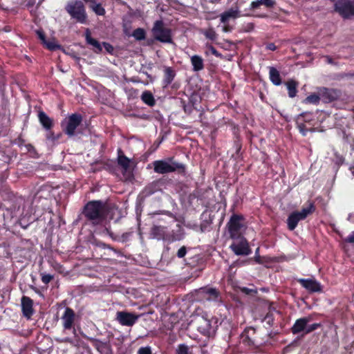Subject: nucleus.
<instances>
[{"mask_svg": "<svg viewBox=\"0 0 354 354\" xmlns=\"http://www.w3.org/2000/svg\"><path fill=\"white\" fill-rule=\"evenodd\" d=\"M106 203L100 200L88 201L83 207L82 215L93 225L103 223L106 217Z\"/></svg>", "mask_w": 354, "mask_h": 354, "instance_id": "1", "label": "nucleus"}, {"mask_svg": "<svg viewBox=\"0 0 354 354\" xmlns=\"http://www.w3.org/2000/svg\"><path fill=\"white\" fill-rule=\"evenodd\" d=\"M153 39L148 40V44H152L154 41L163 44H174L172 32L169 28L166 27L162 19L156 20L151 28Z\"/></svg>", "mask_w": 354, "mask_h": 354, "instance_id": "2", "label": "nucleus"}, {"mask_svg": "<svg viewBox=\"0 0 354 354\" xmlns=\"http://www.w3.org/2000/svg\"><path fill=\"white\" fill-rule=\"evenodd\" d=\"M82 115L79 113H75L62 120L60 126L63 133L71 138L75 136L77 133H80L78 128L82 124Z\"/></svg>", "mask_w": 354, "mask_h": 354, "instance_id": "3", "label": "nucleus"}, {"mask_svg": "<svg viewBox=\"0 0 354 354\" xmlns=\"http://www.w3.org/2000/svg\"><path fill=\"white\" fill-rule=\"evenodd\" d=\"M66 11L77 22L86 24L87 22V13L83 2L80 0L68 1L65 7Z\"/></svg>", "mask_w": 354, "mask_h": 354, "instance_id": "4", "label": "nucleus"}, {"mask_svg": "<svg viewBox=\"0 0 354 354\" xmlns=\"http://www.w3.org/2000/svg\"><path fill=\"white\" fill-rule=\"evenodd\" d=\"M241 342L246 346L252 348H256L262 346L266 340L257 334L255 328L246 327L240 335Z\"/></svg>", "mask_w": 354, "mask_h": 354, "instance_id": "5", "label": "nucleus"}, {"mask_svg": "<svg viewBox=\"0 0 354 354\" xmlns=\"http://www.w3.org/2000/svg\"><path fill=\"white\" fill-rule=\"evenodd\" d=\"M218 319L212 316L210 318L205 314L198 322V330L204 335L209 336L214 333L218 326Z\"/></svg>", "mask_w": 354, "mask_h": 354, "instance_id": "6", "label": "nucleus"}, {"mask_svg": "<svg viewBox=\"0 0 354 354\" xmlns=\"http://www.w3.org/2000/svg\"><path fill=\"white\" fill-rule=\"evenodd\" d=\"M243 220L242 215L233 214L227 223L230 237L233 240H239L242 237L241 230L243 227L241 221Z\"/></svg>", "mask_w": 354, "mask_h": 354, "instance_id": "7", "label": "nucleus"}, {"mask_svg": "<svg viewBox=\"0 0 354 354\" xmlns=\"http://www.w3.org/2000/svg\"><path fill=\"white\" fill-rule=\"evenodd\" d=\"M117 153V163L122 168V174L129 178L133 176L135 162L124 155L121 148L118 149Z\"/></svg>", "mask_w": 354, "mask_h": 354, "instance_id": "8", "label": "nucleus"}, {"mask_svg": "<svg viewBox=\"0 0 354 354\" xmlns=\"http://www.w3.org/2000/svg\"><path fill=\"white\" fill-rule=\"evenodd\" d=\"M334 8L335 10L344 19L354 17V5L352 0H337Z\"/></svg>", "mask_w": 354, "mask_h": 354, "instance_id": "9", "label": "nucleus"}, {"mask_svg": "<svg viewBox=\"0 0 354 354\" xmlns=\"http://www.w3.org/2000/svg\"><path fill=\"white\" fill-rule=\"evenodd\" d=\"M296 280L310 294L321 293L323 292L322 285L315 277L308 279L299 278Z\"/></svg>", "mask_w": 354, "mask_h": 354, "instance_id": "10", "label": "nucleus"}, {"mask_svg": "<svg viewBox=\"0 0 354 354\" xmlns=\"http://www.w3.org/2000/svg\"><path fill=\"white\" fill-rule=\"evenodd\" d=\"M140 315L127 311H118L115 320L122 326H133L138 320Z\"/></svg>", "mask_w": 354, "mask_h": 354, "instance_id": "11", "label": "nucleus"}, {"mask_svg": "<svg viewBox=\"0 0 354 354\" xmlns=\"http://www.w3.org/2000/svg\"><path fill=\"white\" fill-rule=\"evenodd\" d=\"M313 114L311 112H303L297 115L296 118V125L302 136H306L309 131L306 126V123H310L313 120Z\"/></svg>", "mask_w": 354, "mask_h": 354, "instance_id": "12", "label": "nucleus"}, {"mask_svg": "<svg viewBox=\"0 0 354 354\" xmlns=\"http://www.w3.org/2000/svg\"><path fill=\"white\" fill-rule=\"evenodd\" d=\"M76 318L77 315L73 309L70 307H66L61 317L64 329L66 330L73 329L74 332H75L74 325Z\"/></svg>", "mask_w": 354, "mask_h": 354, "instance_id": "13", "label": "nucleus"}, {"mask_svg": "<svg viewBox=\"0 0 354 354\" xmlns=\"http://www.w3.org/2000/svg\"><path fill=\"white\" fill-rule=\"evenodd\" d=\"M321 100L324 103H330L339 99L341 92L338 89L322 88L319 90Z\"/></svg>", "mask_w": 354, "mask_h": 354, "instance_id": "14", "label": "nucleus"}, {"mask_svg": "<svg viewBox=\"0 0 354 354\" xmlns=\"http://www.w3.org/2000/svg\"><path fill=\"white\" fill-rule=\"evenodd\" d=\"M240 242L238 243H232L230 248L236 255H248L251 252L247 240L242 236L239 239Z\"/></svg>", "mask_w": 354, "mask_h": 354, "instance_id": "15", "label": "nucleus"}, {"mask_svg": "<svg viewBox=\"0 0 354 354\" xmlns=\"http://www.w3.org/2000/svg\"><path fill=\"white\" fill-rule=\"evenodd\" d=\"M313 319V318L312 315L297 319L290 328L291 332L294 335L299 334L301 332L305 333L307 324Z\"/></svg>", "mask_w": 354, "mask_h": 354, "instance_id": "16", "label": "nucleus"}, {"mask_svg": "<svg viewBox=\"0 0 354 354\" xmlns=\"http://www.w3.org/2000/svg\"><path fill=\"white\" fill-rule=\"evenodd\" d=\"M198 294L208 301H218L220 300V292L214 288L203 287L198 290Z\"/></svg>", "mask_w": 354, "mask_h": 354, "instance_id": "17", "label": "nucleus"}, {"mask_svg": "<svg viewBox=\"0 0 354 354\" xmlns=\"http://www.w3.org/2000/svg\"><path fill=\"white\" fill-rule=\"evenodd\" d=\"M150 237L158 241L163 240L167 241V227L161 225H153L150 230Z\"/></svg>", "mask_w": 354, "mask_h": 354, "instance_id": "18", "label": "nucleus"}, {"mask_svg": "<svg viewBox=\"0 0 354 354\" xmlns=\"http://www.w3.org/2000/svg\"><path fill=\"white\" fill-rule=\"evenodd\" d=\"M21 304L23 315L27 319H30L34 314L33 300L27 296H23Z\"/></svg>", "mask_w": 354, "mask_h": 354, "instance_id": "19", "label": "nucleus"}, {"mask_svg": "<svg viewBox=\"0 0 354 354\" xmlns=\"http://www.w3.org/2000/svg\"><path fill=\"white\" fill-rule=\"evenodd\" d=\"M152 165L154 171L157 174H165L170 173V170H171L169 162L164 160H155Z\"/></svg>", "mask_w": 354, "mask_h": 354, "instance_id": "20", "label": "nucleus"}, {"mask_svg": "<svg viewBox=\"0 0 354 354\" xmlns=\"http://www.w3.org/2000/svg\"><path fill=\"white\" fill-rule=\"evenodd\" d=\"M163 71L164 76L162 84L163 88H166L171 84L176 75V73L175 70L171 66H165Z\"/></svg>", "mask_w": 354, "mask_h": 354, "instance_id": "21", "label": "nucleus"}, {"mask_svg": "<svg viewBox=\"0 0 354 354\" xmlns=\"http://www.w3.org/2000/svg\"><path fill=\"white\" fill-rule=\"evenodd\" d=\"M38 119L41 126L46 131L52 129L54 126V122L44 111H39L38 113Z\"/></svg>", "mask_w": 354, "mask_h": 354, "instance_id": "22", "label": "nucleus"}, {"mask_svg": "<svg viewBox=\"0 0 354 354\" xmlns=\"http://www.w3.org/2000/svg\"><path fill=\"white\" fill-rule=\"evenodd\" d=\"M301 220L303 219L300 218L299 211L292 212L287 218L288 229L290 231L294 230L297 227L298 223Z\"/></svg>", "mask_w": 354, "mask_h": 354, "instance_id": "23", "label": "nucleus"}, {"mask_svg": "<svg viewBox=\"0 0 354 354\" xmlns=\"http://www.w3.org/2000/svg\"><path fill=\"white\" fill-rule=\"evenodd\" d=\"M168 161L171 167L170 173L176 171L178 174L182 176L186 175V165L185 164L174 161V158H168Z\"/></svg>", "mask_w": 354, "mask_h": 354, "instance_id": "24", "label": "nucleus"}, {"mask_svg": "<svg viewBox=\"0 0 354 354\" xmlns=\"http://www.w3.org/2000/svg\"><path fill=\"white\" fill-rule=\"evenodd\" d=\"M177 227L178 230L176 231L172 230L171 232H168L167 242L172 243L183 239L184 230L179 225H177Z\"/></svg>", "mask_w": 354, "mask_h": 354, "instance_id": "25", "label": "nucleus"}, {"mask_svg": "<svg viewBox=\"0 0 354 354\" xmlns=\"http://www.w3.org/2000/svg\"><path fill=\"white\" fill-rule=\"evenodd\" d=\"M191 64L193 67L192 70L194 72L202 71L204 67V60L202 57L198 55H194L190 58Z\"/></svg>", "mask_w": 354, "mask_h": 354, "instance_id": "26", "label": "nucleus"}, {"mask_svg": "<svg viewBox=\"0 0 354 354\" xmlns=\"http://www.w3.org/2000/svg\"><path fill=\"white\" fill-rule=\"evenodd\" d=\"M89 340L98 351H101V349H104L109 351L110 354H112V348L109 342H102L95 338H91Z\"/></svg>", "mask_w": 354, "mask_h": 354, "instance_id": "27", "label": "nucleus"}, {"mask_svg": "<svg viewBox=\"0 0 354 354\" xmlns=\"http://www.w3.org/2000/svg\"><path fill=\"white\" fill-rule=\"evenodd\" d=\"M269 77L271 82L275 86H279L282 82L279 71L273 66L269 67Z\"/></svg>", "mask_w": 354, "mask_h": 354, "instance_id": "28", "label": "nucleus"}, {"mask_svg": "<svg viewBox=\"0 0 354 354\" xmlns=\"http://www.w3.org/2000/svg\"><path fill=\"white\" fill-rule=\"evenodd\" d=\"M275 5V0H257L251 3L250 8L255 10L259 8L260 6H264L267 8H272Z\"/></svg>", "mask_w": 354, "mask_h": 354, "instance_id": "29", "label": "nucleus"}, {"mask_svg": "<svg viewBox=\"0 0 354 354\" xmlns=\"http://www.w3.org/2000/svg\"><path fill=\"white\" fill-rule=\"evenodd\" d=\"M309 204L307 207H303L300 212H299V215L300 218L303 220L306 218L308 216L313 214L316 210V207L315 203L313 201H308Z\"/></svg>", "mask_w": 354, "mask_h": 354, "instance_id": "30", "label": "nucleus"}, {"mask_svg": "<svg viewBox=\"0 0 354 354\" xmlns=\"http://www.w3.org/2000/svg\"><path fill=\"white\" fill-rule=\"evenodd\" d=\"M141 100L147 105L152 107L156 104V100L150 91H145L140 96Z\"/></svg>", "mask_w": 354, "mask_h": 354, "instance_id": "31", "label": "nucleus"}, {"mask_svg": "<svg viewBox=\"0 0 354 354\" xmlns=\"http://www.w3.org/2000/svg\"><path fill=\"white\" fill-rule=\"evenodd\" d=\"M288 89V96L291 98L295 97L297 93V87L299 83L294 80H290L286 82Z\"/></svg>", "mask_w": 354, "mask_h": 354, "instance_id": "32", "label": "nucleus"}, {"mask_svg": "<svg viewBox=\"0 0 354 354\" xmlns=\"http://www.w3.org/2000/svg\"><path fill=\"white\" fill-rule=\"evenodd\" d=\"M194 346H189L186 344H180L178 345L175 354H195L194 352Z\"/></svg>", "mask_w": 354, "mask_h": 354, "instance_id": "33", "label": "nucleus"}, {"mask_svg": "<svg viewBox=\"0 0 354 354\" xmlns=\"http://www.w3.org/2000/svg\"><path fill=\"white\" fill-rule=\"evenodd\" d=\"M238 17V11L232 9L225 11L221 15V21L223 24L227 22L230 18H236Z\"/></svg>", "mask_w": 354, "mask_h": 354, "instance_id": "34", "label": "nucleus"}, {"mask_svg": "<svg viewBox=\"0 0 354 354\" xmlns=\"http://www.w3.org/2000/svg\"><path fill=\"white\" fill-rule=\"evenodd\" d=\"M259 319L261 322H265L269 328H271L274 325V317L271 310H269L265 316L259 318Z\"/></svg>", "mask_w": 354, "mask_h": 354, "instance_id": "35", "label": "nucleus"}, {"mask_svg": "<svg viewBox=\"0 0 354 354\" xmlns=\"http://www.w3.org/2000/svg\"><path fill=\"white\" fill-rule=\"evenodd\" d=\"M321 100V95L316 93H313L309 95L307 97L305 98L304 102L305 104H318L319 101Z\"/></svg>", "mask_w": 354, "mask_h": 354, "instance_id": "36", "label": "nucleus"}, {"mask_svg": "<svg viewBox=\"0 0 354 354\" xmlns=\"http://www.w3.org/2000/svg\"><path fill=\"white\" fill-rule=\"evenodd\" d=\"M133 37L138 41L144 40L146 37V32L143 28H138L133 31Z\"/></svg>", "mask_w": 354, "mask_h": 354, "instance_id": "37", "label": "nucleus"}, {"mask_svg": "<svg viewBox=\"0 0 354 354\" xmlns=\"http://www.w3.org/2000/svg\"><path fill=\"white\" fill-rule=\"evenodd\" d=\"M91 10L98 16H104L106 14V10L101 3H97L95 5L91 6Z\"/></svg>", "mask_w": 354, "mask_h": 354, "instance_id": "38", "label": "nucleus"}, {"mask_svg": "<svg viewBox=\"0 0 354 354\" xmlns=\"http://www.w3.org/2000/svg\"><path fill=\"white\" fill-rule=\"evenodd\" d=\"M86 40L87 44L95 47L97 51H99V52L102 51V46H101L100 42L97 40H96L95 39L91 37V36L90 35L89 33H88L86 35Z\"/></svg>", "mask_w": 354, "mask_h": 354, "instance_id": "39", "label": "nucleus"}, {"mask_svg": "<svg viewBox=\"0 0 354 354\" xmlns=\"http://www.w3.org/2000/svg\"><path fill=\"white\" fill-rule=\"evenodd\" d=\"M203 34L206 38L212 41H214L217 37V34L212 28L205 30Z\"/></svg>", "mask_w": 354, "mask_h": 354, "instance_id": "40", "label": "nucleus"}, {"mask_svg": "<svg viewBox=\"0 0 354 354\" xmlns=\"http://www.w3.org/2000/svg\"><path fill=\"white\" fill-rule=\"evenodd\" d=\"M322 327L321 323H314L313 324L308 325L306 328L305 334H309L315 330Z\"/></svg>", "mask_w": 354, "mask_h": 354, "instance_id": "41", "label": "nucleus"}, {"mask_svg": "<svg viewBox=\"0 0 354 354\" xmlns=\"http://www.w3.org/2000/svg\"><path fill=\"white\" fill-rule=\"evenodd\" d=\"M44 44L46 46L47 49L52 51L55 50L57 49H59L61 47L60 45L57 44L55 41H53L46 40Z\"/></svg>", "mask_w": 354, "mask_h": 354, "instance_id": "42", "label": "nucleus"}, {"mask_svg": "<svg viewBox=\"0 0 354 354\" xmlns=\"http://www.w3.org/2000/svg\"><path fill=\"white\" fill-rule=\"evenodd\" d=\"M46 131L47 133L46 134V138L48 140L55 141L57 140L61 136V133L55 135V133L52 131V129Z\"/></svg>", "mask_w": 354, "mask_h": 354, "instance_id": "43", "label": "nucleus"}, {"mask_svg": "<svg viewBox=\"0 0 354 354\" xmlns=\"http://www.w3.org/2000/svg\"><path fill=\"white\" fill-rule=\"evenodd\" d=\"M53 279V276L50 274L41 273V281L47 285Z\"/></svg>", "mask_w": 354, "mask_h": 354, "instance_id": "44", "label": "nucleus"}, {"mask_svg": "<svg viewBox=\"0 0 354 354\" xmlns=\"http://www.w3.org/2000/svg\"><path fill=\"white\" fill-rule=\"evenodd\" d=\"M138 354H152L151 348L149 346L140 347L137 352Z\"/></svg>", "mask_w": 354, "mask_h": 354, "instance_id": "45", "label": "nucleus"}, {"mask_svg": "<svg viewBox=\"0 0 354 354\" xmlns=\"http://www.w3.org/2000/svg\"><path fill=\"white\" fill-rule=\"evenodd\" d=\"M187 254V248L185 246H182L177 252L176 256L178 258H183Z\"/></svg>", "mask_w": 354, "mask_h": 354, "instance_id": "46", "label": "nucleus"}, {"mask_svg": "<svg viewBox=\"0 0 354 354\" xmlns=\"http://www.w3.org/2000/svg\"><path fill=\"white\" fill-rule=\"evenodd\" d=\"M37 35L39 39L41 41L43 44H44L46 41V37L45 33L42 30L37 31Z\"/></svg>", "mask_w": 354, "mask_h": 354, "instance_id": "47", "label": "nucleus"}, {"mask_svg": "<svg viewBox=\"0 0 354 354\" xmlns=\"http://www.w3.org/2000/svg\"><path fill=\"white\" fill-rule=\"evenodd\" d=\"M345 241L346 243H354V231L352 232L346 239Z\"/></svg>", "mask_w": 354, "mask_h": 354, "instance_id": "48", "label": "nucleus"}, {"mask_svg": "<svg viewBox=\"0 0 354 354\" xmlns=\"http://www.w3.org/2000/svg\"><path fill=\"white\" fill-rule=\"evenodd\" d=\"M266 48L269 50L274 51L277 48L274 43H269L266 45Z\"/></svg>", "mask_w": 354, "mask_h": 354, "instance_id": "49", "label": "nucleus"}, {"mask_svg": "<svg viewBox=\"0 0 354 354\" xmlns=\"http://www.w3.org/2000/svg\"><path fill=\"white\" fill-rule=\"evenodd\" d=\"M85 3L88 4V8L91 9V6L97 4V0H82Z\"/></svg>", "mask_w": 354, "mask_h": 354, "instance_id": "50", "label": "nucleus"}, {"mask_svg": "<svg viewBox=\"0 0 354 354\" xmlns=\"http://www.w3.org/2000/svg\"><path fill=\"white\" fill-rule=\"evenodd\" d=\"M241 291L246 295H250L253 292V290L246 287H243L241 288Z\"/></svg>", "mask_w": 354, "mask_h": 354, "instance_id": "51", "label": "nucleus"}, {"mask_svg": "<svg viewBox=\"0 0 354 354\" xmlns=\"http://www.w3.org/2000/svg\"><path fill=\"white\" fill-rule=\"evenodd\" d=\"M209 49L211 50V53L216 57L221 56V54L217 51V50L214 46H210Z\"/></svg>", "mask_w": 354, "mask_h": 354, "instance_id": "52", "label": "nucleus"}, {"mask_svg": "<svg viewBox=\"0 0 354 354\" xmlns=\"http://www.w3.org/2000/svg\"><path fill=\"white\" fill-rule=\"evenodd\" d=\"M25 147L28 152H32V151H35V147L31 144H27L25 145Z\"/></svg>", "mask_w": 354, "mask_h": 354, "instance_id": "53", "label": "nucleus"}, {"mask_svg": "<svg viewBox=\"0 0 354 354\" xmlns=\"http://www.w3.org/2000/svg\"><path fill=\"white\" fill-rule=\"evenodd\" d=\"M36 3V0H28L26 6L28 8L32 7Z\"/></svg>", "mask_w": 354, "mask_h": 354, "instance_id": "54", "label": "nucleus"}, {"mask_svg": "<svg viewBox=\"0 0 354 354\" xmlns=\"http://www.w3.org/2000/svg\"><path fill=\"white\" fill-rule=\"evenodd\" d=\"M30 289H32L35 292H36V293H37V294H39V295H42V294H41V291H40V290H39L37 287H35V286H32V285H31V286H30Z\"/></svg>", "mask_w": 354, "mask_h": 354, "instance_id": "55", "label": "nucleus"}, {"mask_svg": "<svg viewBox=\"0 0 354 354\" xmlns=\"http://www.w3.org/2000/svg\"><path fill=\"white\" fill-rule=\"evenodd\" d=\"M254 24L252 23H248L247 24V30H246V31H248V32L251 31L252 30L254 29Z\"/></svg>", "mask_w": 354, "mask_h": 354, "instance_id": "56", "label": "nucleus"}, {"mask_svg": "<svg viewBox=\"0 0 354 354\" xmlns=\"http://www.w3.org/2000/svg\"><path fill=\"white\" fill-rule=\"evenodd\" d=\"M104 45L107 51L110 52V49L113 50V47L109 44L104 42Z\"/></svg>", "mask_w": 354, "mask_h": 354, "instance_id": "57", "label": "nucleus"}, {"mask_svg": "<svg viewBox=\"0 0 354 354\" xmlns=\"http://www.w3.org/2000/svg\"><path fill=\"white\" fill-rule=\"evenodd\" d=\"M110 248H111L113 251H114V252H115V253H116V254H118V256H122V252H121L120 250H117V249H115V248H111V247H110Z\"/></svg>", "mask_w": 354, "mask_h": 354, "instance_id": "58", "label": "nucleus"}, {"mask_svg": "<svg viewBox=\"0 0 354 354\" xmlns=\"http://www.w3.org/2000/svg\"><path fill=\"white\" fill-rule=\"evenodd\" d=\"M223 30L224 32H230L231 30V28L228 26H225Z\"/></svg>", "mask_w": 354, "mask_h": 354, "instance_id": "59", "label": "nucleus"}, {"mask_svg": "<svg viewBox=\"0 0 354 354\" xmlns=\"http://www.w3.org/2000/svg\"><path fill=\"white\" fill-rule=\"evenodd\" d=\"M344 161V158L342 156L338 158V163H342Z\"/></svg>", "mask_w": 354, "mask_h": 354, "instance_id": "60", "label": "nucleus"}, {"mask_svg": "<svg viewBox=\"0 0 354 354\" xmlns=\"http://www.w3.org/2000/svg\"><path fill=\"white\" fill-rule=\"evenodd\" d=\"M268 336L270 337V338H272L273 337V333L272 331H270L268 334Z\"/></svg>", "mask_w": 354, "mask_h": 354, "instance_id": "61", "label": "nucleus"}, {"mask_svg": "<svg viewBox=\"0 0 354 354\" xmlns=\"http://www.w3.org/2000/svg\"><path fill=\"white\" fill-rule=\"evenodd\" d=\"M327 59H328V63H332L333 62L332 58L328 57V56L327 57Z\"/></svg>", "mask_w": 354, "mask_h": 354, "instance_id": "62", "label": "nucleus"}, {"mask_svg": "<svg viewBox=\"0 0 354 354\" xmlns=\"http://www.w3.org/2000/svg\"><path fill=\"white\" fill-rule=\"evenodd\" d=\"M351 151H354V139H353V143L351 145Z\"/></svg>", "mask_w": 354, "mask_h": 354, "instance_id": "63", "label": "nucleus"}, {"mask_svg": "<svg viewBox=\"0 0 354 354\" xmlns=\"http://www.w3.org/2000/svg\"><path fill=\"white\" fill-rule=\"evenodd\" d=\"M106 354H110V353H109V351H108L107 350H106Z\"/></svg>", "mask_w": 354, "mask_h": 354, "instance_id": "64", "label": "nucleus"}]
</instances>
